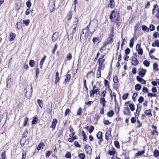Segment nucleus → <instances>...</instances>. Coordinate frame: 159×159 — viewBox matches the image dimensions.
<instances>
[{"label": "nucleus", "mask_w": 159, "mask_h": 159, "mask_svg": "<svg viewBox=\"0 0 159 159\" xmlns=\"http://www.w3.org/2000/svg\"><path fill=\"white\" fill-rule=\"evenodd\" d=\"M109 19L110 20L116 24L117 26H120L122 23V19L120 17L119 11L116 10V9L111 11L109 15Z\"/></svg>", "instance_id": "obj_1"}, {"label": "nucleus", "mask_w": 159, "mask_h": 159, "mask_svg": "<svg viewBox=\"0 0 159 159\" xmlns=\"http://www.w3.org/2000/svg\"><path fill=\"white\" fill-rule=\"evenodd\" d=\"M33 88L32 85H26L23 91L25 97L27 98H30L31 96Z\"/></svg>", "instance_id": "obj_2"}, {"label": "nucleus", "mask_w": 159, "mask_h": 159, "mask_svg": "<svg viewBox=\"0 0 159 159\" xmlns=\"http://www.w3.org/2000/svg\"><path fill=\"white\" fill-rule=\"evenodd\" d=\"M105 55H102L98 59L97 63L98 65V68L104 69L105 66V62L106 59L104 58Z\"/></svg>", "instance_id": "obj_3"}, {"label": "nucleus", "mask_w": 159, "mask_h": 159, "mask_svg": "<svg viewBox=\"0 0 159 159\" xmlns=\"http://www.w3.org/2000/svg\"><path fill=\"white\" fill-rule=\"evenodd\" d=\"M114 28L113 27H112L110 31V34L109 35L108 37L107 38V41H105L103 43L104 44V45L107 46L112 43L114 37Z\"/></svg>", "instance_id": "obj_4"}, {"label": "nucleus", "mask_w": 159, "mask_h": 159, "mask_svg": "<svg viewBox=\"0 0 159 159\" xmlns=\"http://www.w3.org/2000/svg\"><path fill=\"white\" fill-rule=\"evenodd\" d=\"M98 20L96 19L93 20L89 22L88 25H89V27H90V25H91V30L92 31V32H94L96 31L98 27Z\"/></svg>", "instance_id": "obj_5"}, {"label": "nucleus", "mask_w": 159, "mask_h": 159, "mask_svg": "<svg viewBox=\"0 0 159 159\" xmlns=\"http://www.w3.org/2000/svg\"><path fill=\"white\" fill-rule=\"evenodd\" d=\"M113 81L114 82L113 88L115 90H117L120 86V84L117 75H115L113 77Z\"/></svg>", "instance_id": "obj_6"}, {"label": "nucleus", "mask_w": 159, "mask_h": 159, "mask_svg": "<svg viewBox=\"0 0 159 159\" xmlns=\"http://www.w3.org/2000/svg\"><path fill=\"white\" fill-rule=\"evenodd\" d=\"M142 109V106L139 104L137 105V108L136 111L134 112V116L136 118L138 119L140 115V113Z\"/></svg>", "instance_id": "obj_7"}, {"label": "nucleus", "mask_w": 159, "mask_h": 159, "mask_svg": "<svg viewBox=\"0 0 159 159\" xmlns=\"http://www.w3.org/2000/svg\"><path fill=\"white\" fill-rule=\"evenodd\" d=\"M130 101L126 102L125 103L124 105L127 107L129 106L130 110L132 111H134L135 109L134 105L133 103H130Z\"/></svg>", "instance_id": "obj_8"}, {"label": "nucleus", "mask_w": 159, "mask_h": 159, "mask_svg": "<svg viewBox=\"0 0 159 159\" xmlns=\"http://www.w3.org/2000/svg\"><path fill=\"white\" fill-rule=\"evenodd\" d=\"M130 63L132 65L136 66L139 64V61L136 57L134 56H132L131 58Z\"/></svg>", "instance_id": "obj_9"}, {"label": "nucleus", "mask_w": 159, "mask_h": 159, "mask_svg": "<svg viewBox=\"0 0 159 159\" xmlns=\"http://www.w3.org/2000/svg\"><path fill=\"white\" fill-rule=\"evenodd\" d=\"M96 137L99 139L98 141V143L99 145L101 144L103 140L102 138V133L101 131H99L96 134Z\"/></svg>", "instance_id": "obj_10"}, {"label": "nucleus", "mask_w": 159, "mask_h": 159, "mask_svg": "<svg viewBox=\"0 0 159 159\" xmlns=\"http://www.w3.org/2000/svg\"><path fill=\"white\" fill-rule=\"evenodd\" d=\"M71 29L72 30H71L70 32H69V34L68 35V38H69L70 39H72L73 38L74 35L76 32V28L70 27V31L71 30Z\"/></svg>", "instance_id": "obj_11"}, {"label": "nucleus", "mask_w": 159, "mask_h": 159, "mask_svg": "<svg viewBox=\"0 0 159 159\" xmlns=\"http://www.w3.org/2000/svg\"><path fill=\"white\" fill-rule=\"evenodd\" d=\"M151 127L152 129H153L151 131V134L152 135H156L157 136L158 134L157 131V127L156 126L153 125H152Z\"/></svg>", "instance_id": "obj_12"}, {"label": "nucleus", "mask_w": 159, "mask_h": 159, "mask_svg": "<svg viewBox=\"0 0 159 159\" xmlns=\"http://www.w3.org/2000/svg\"><path fill=\"white\" fill-rule=\"evenodd\" d=\"M111 128H109L108 130H107L105 135V139L106 140L108 141L110 137H111Z\"/></svg>", "instance_id": "obj_13"}, {"label": "nucleus", "mask_w": 159, "mask_h": 159, "mask_svg": "<svg viewBox=\"0 0 159 159\" xmlns=\"http://www.w3.org/2000/svg\"><path fill=\"white\" fill-rule=\"evenodd\" d=\"M79 20L78 18L76 17H75L73 19L72 24L71 26V28H76L77 25L78 24Z\"/></svg>", "instance_id": "obj_14"}, {"label": "nucleus", "mask_w": 159, "mask_h": 159, "mask_svg": "<svg viewBox=\"0 0 159 159\" xmlns=\"http://www.w3.org/2000/svg\"><path fill=\"white\" fill-rule=\"evenodd\" d=\"M59 33L57 32H55L53 34L52 36V41L55 42L59 38Z\"/></svg>", "instance_id": "obj_15"}, {"label": "nucleus", "mask_w": 159, "mask_h": 159, "mask_svg": "<svg viewBox=\"0 0 159 159\" xmlns=\"http://www.w3.org/2000/svg\"><path fill=\"white\" fill-rule=\"evenodd\" d=\"M146 70L143 68H140L139 70V74L141 77H143L145 75Z\"/></svg>", "instance_id": "obj_16"}, {"label": "nucleus", "mask_w": 159, "mask_h": 159, "mask_svg": "<svg viewBox=\"0 0 159 159\" xmlns=\"http://www.w3.org/2000/svg\"><path fill=\"white\" fill-rule=\"evenodd\" d=\"M57 122L58 121L57 119L54 118L53 119L51 123V125L50 126V127L52 128L53 130L54 129L56 128Z\"/></svg>", "instance_id": "obj_17"}, {"label": "nucleus", "mask_w": 159, "mask_h": 159, "mask_svg": "<svg viewBox=\"0 0 159 159\" xmlns=\"http://www.w3.org/2000/svg\"><path fill=\"white\" fill-rule=\"evenodd\" d=\"M124 110L123 111V114L124 115L126 116H131V112L130 111L129 108L127 107H124Z\"/></svg>", "instance_id": "obj_18"}, {"label": "nucleus", "mask_w": 159, "mask_h": 159, "mask_svg": "<svg viewBox=\"0 0 159 159\" xmlns=\"http://www.w3.org/2000/svg\"><path fill=\"white\" fill-rule=\"evenodd\" d=\"M84 148L87 154H90L91 153L92 148L88 144H86L84 146Z\"/></svg>", "instance_id": "obj_19"}, {"label": "nucleus", "mask_w": 159, "mask_h": 159, "mask_svg": "<svg viewBox=\"0 0 159 159\" xmlns=\"http://www.w3.org/2000/svg\"><path fill=\"white\" fill-rule=\"evenodd\" d=\"M21 6V0H19L17 1V2H16L15 4V7L16 10H19Z\"/></svg>", "instance_id": "obj_20"}, {"label": "nucleus", "mask_w": 159, "mask_h": 159, "mask_svg": "<svg viewBox=\"0 0 159 159\" xmlns=\"http://www.w3.org/2000/svg\"><path fill=\"white\" fill-rule=\"evenodd\" d=\"M115 7V2L114 0H109V3L107 7H109L111 8H114Z\"/></svg>", "instance_id": "obj_21"}, {"label": "nucleus", "mask_w": 159, "mask_h": 159, "mask_svg": "<svg viewBox=\"0 0 159 159\" xmlns=\"http://www.w3.org/2000/svg\"><path fill=\"white\" fill-rule=\"evenodd\" d=\"M55 3L54 1L49 6V12L50 13L54 11L55 8Z\"/></svg>", "instance_id": "obj_22"}, {"label": "nucleus", "mask_w": 159, "mask_h": 159, "mask_svg": "<svg viewBox=\"0 0 159 159\" xmlns=\"http://www.w3.org/2000/svg\"><path fill=\"white\" fill-rule=\"evenodd\" d=\"M89 25H88L84 29H83L82 33L83 34H85V35L87 34L89 32Z\"/></svg>", "instance_id": "obj_23"}, {"label": "nucleus", "mask_w": 159, "mask_h": 159, "mask_svg": "<svg viewBox=\"0 0 159 159\" xmlns=\"http://www.w3.org/2000/svg\"><path fill=\"white\" fill-rule=\"evenodd\" d=\"M60 80V78L59 76V73L57 71L56 73V76L55 78V84H57V83L59 82Z\"/></svg>", "instance_id": "obj_24"}, {"label": "nucleus", "mask_w": 159, "mask_h": 159, "mask_svg": "<svg viewBox=\"0 0 159 159\" xmlns=\"http://www.w3.org/2000/svg\"><path fill=\"white\" fill-rule=\"evenodd\" d=\"M73 16L72 12L71 11H70L66 16V18L67 21H70L72 19Z\"/></svg>", "instance_id": "obj_25"}, {"label": "nucleus", "mask_w": 159, "mask_h": 159, "mask_svg": "<svg viewBox=\"0 0 159 159\" xmlns=\"http://www.w3.org/2000/svg\"><path fill=\"white\" fill-rule=\"evenodd\" d=\"M136 79L138 81L142 84H145L146 83V81L139 76L136 77Z\"/></svg>", "instance_id": "obj_26"}, {"label": "nucleus", "mask_w": 159, "mask_h": 159, "mask_svg": "<svg viewBox=\"0 0 159 159\" xmlns=\"http://www.w3.org/2000/svg\"><path fill=\"white\" fill-rule=\"evenodd\" d=\"M104 69H101L100 68H98L96 71V77L97 78L101 77V70H103Z\"/></svg>", "instance_id": "obj_27"}, {"label": "nucleus", "mask_w": 159, "mask_h": 159, "mask_svg": "<svg viewBox=\"0 0 159 159\" xmlns=\"http://www.w3.org/2000/svg\"><path fill=\"white\" fill-rule=\"evenodd\" d=\"M145 150L144 149L143 150L139 151L138 152L135 153V157L138 158L139 156H140L145 153Z\"/></svg>", "instance_id": "obj_28"}, {"label": "nucleus", "mask_w": 159, "mask_h": 159, "mask_svg": "<svg viewBox=\"0 0 159 159\" xmlns=\"http://www.w3.org/2000/svg\"><path fill=\"white\" fill-rule=\"evenodd\" d=\"M71 77V75L70 74H67L66 75V77L64 80V83L66 84L70 80Z\"/></svg>", "instance_id": "obj_29"}, {"label": "nucleus", "mask_w": 159, "mask_h": 159, "mask_svg": "<svg viewBox=\"0 0 159 159\" xmlns=\"http://www.w3.org/2000/svg\"><path fill=\"white\" fill-rule=\"evenodd\" d=\"M144 113L145 115L149 116H152V110L151 109L145 110L144 111Z\"/></svg>", "instance_id": "obj_30"}, {"label": "nucleus", "mask_w": 159, "mask_h": 159, "mask_svg": "<svg viewBox=\"0 0 159 159\" xmlns=\"http://www.w3.org/2000/svg\"><path fill=\"white\" fill-rule=\"evenodd\" d=\"M107 101L105 99V98H100V103L102 105V107H105L106 103Z\"/></svg>", "instance_id": "obj_31"}, {"label": "nucleus", "mask_w": 159, "mask_h": 159, "mask_svg": "<svg viewBox=\"0 0 159 159\" xmlns=\"http://www.w3.org/2000/svg\"><path fill=\"white\" fill-rule=\"evenodd\" d=\"M77 139L78 138L76 135H75L74 136H73L71 137L68 138L67 140L70 143H72L75 140Z\"/></svg>", "instance_id": "obj_32"}, {"label": "nucleus", "mask_w": 159, "mask_h": 159, "mask_svg": "<svg viewBox=\"0 0 159 159\" xmlns=\"http://www.w3.org/2000/svg\"><path fill=\"white\" fill-rule=\"evenodd\" d=\"M15 34L12 32L10 33L9 40L10 41H13L15 38Z\"/></svg>", "instance_id": "obj_33"}, {"label": "nucleus", "mask_w": 159, "mask_h": 159, "mask_svg": "<svg viewBox=\"0 0 159 159\" xmlns=\"http://www.w3.org/2000/svg\"><path fill=\"white\" fill-rule=\"evenodd\" d=\"M44 146L45 145L43 142L40 143L38 145L37 147V149L38 150H39L41 149H43Z\"/></svg>", "instance_id": "obj_34"}, {"label": "nucleus", "mask_w": 159, "mask_h": 159, "mask_svg": "<svg viewBox=\"0 0 159 159\" xmlns=\"http://www.w3.org/2000/svg\"><path fill=\"white\" fill-rule=\"evenodd\" d=\"M73 58V56L72 54L70 53H68L66 56V58L68 61H70L72 60Z\"/></svg>", "instance_id": "obj_35"}, {"label": "nucleus", "mask_w": 159, "mask_h": 159, "mask_svg": "<svg viewBox=\"0 0 159 159\" xmlns=\"http://www.w3.org/2000/svg\"><path fill=\"white\" fill-rule=\"evenodd\" d=\"M101 117V116L97 113L94 116L93 119L94 120H96L97 122H98Z\"/></svg>", "instance_id": "obj_36"}, {"label": "nucleus", "mask_w": 159, "mask_h": 159, "mask_svg": "<svg viewBox=\"0 0 159 159\" xmlns=\"http://www.w3.org/2000/svg\"><path fill=\"white\" fill-rule=\"evenodd\" d=\"M152 46L153 47L157 46L159 47V40L158 39L155 40L154 43H152Z\"/></svg>", "instance_id": "obj_37"}, {"label": "nucleus", "mask_w": 159, "mask_h": 159, "mask_svg": "<svg viewBox=\"0 0 159 159\" xmlns=\"http://www.w3.org/2000/svg\"><path fill=\"white\" fill-rule=\"evenodd\" d=\"M114 114V111L112 110L109 111L107 113V116L109 117H112Z\"/></svg>", "instance_id": "obj_38"}, {"label": "nucleus", "mask_w": 159, "mask_h": 159, "mask_svg": "<svg viewBox=\"0 0 159 159\" xmlns=\"http://www.w3.org/2000/svg\"><path fill=\"white\" fill-rule=\"evenodd\" d=\"M153 156L154 157H157L159 156V151L156 149L153 152Z\"/></svg>", "instance_id": "obj_39"}, {"label": "nucleus", "mask_w": 159, "mask_h": 159, "mask_svg": "<svg viewBox=\"0 0 159 159\" xmlns=\"http://www.w3.org/2000/svg\"><path fill=\"white\" fill-rule=\"evenodd\" d=\"M107 93V91L105 90L104 91L101 93L99 94V95L100 96V98H105V97L106 96Z\"/></svg>", "instance_id": "obj_40"}, {"label": "nucleus", "mask_w": 159, "mask_h": 159, "mask_svg": "<svg viewBox=\"0 0 159 159\" xmlns=\"http://www.w3.org/2000/svg\"><path fill=\"white\" fill-rule=\"evenodd\" d=\"M38 121V119L37 117H34L32 121L31 124L34 125L37 123Z\"/></svg>", "instance_id": "obj_41"}, {"label": "nucleus", "mask_w": 159, "mask_h": 159, "mask_svg": "<svg viewBox=\"0 0 159 159\" xmlns=\"http://www.w3.org/2000/svg\"><path fill=\"white\" fill-rule=\"evenodd\" d=\"M141 85L139 84H137L135 86V89L136 90L139 91L141 89Z\"/></svg>", "instance_id": "obj_42"}, {"label": "nucleus", "mask_w": 159, "mask_h": 159, "mask_svg": "<svg viewBox=\"0 0 159 159\" xmlns=\"http://www.w3.org/2000/svg\"><path fill=\"white\" fill-rule=\"evenodd\" d=\"M110 98H111V100H113V97L114 98V101L115 102H116V93L115 92H113L112 93L111 95H110Z\"/></svg>", "instance_id": "obj_43"}, {"label": "nucleus", "mask_w": 159, "mask_h": 159, "mask_svg": "<svg viewBox=\"0 0 159 159\" xmlns=\"http://www.w3.org/2000/svg\"><path fill=\"white\" fill-rule=\"evenodd\" d=\"M116 153V152L115 151H110L109 150L108 151V153L109 155L110 156H112V157H111V159H112L113 157L115 155V153Z\"/></svg>", "instance_id": "obj_44"}, {"label": "nucleus", "mask_w": 159, "mask_h": 159, "mask_svg": "<svg viewBox=\"0 0 159 159\" xmlns=\"http://www.w3.org/2000/svg\"><path fill=\"white\" fill-rule=\"evenodd\" d=\"M82 134L83 138V141H85L87 139V137L86 134L84 130L82 131Z\"/></svg>", "instance_id": "obj_45"}, {"label": "nucleus", "mask_w": 159, "mask_h": 159, "mask_svg": "<svg viewBox=\"0 0 159 159\" xmlns=\"http://www.w3.org/2000/svg\"><path fill=\"white\" fill-rule=\"evenodd\" d=\"M37 102L39 107L42 108L43 107V101L40 99H38L37 100Z\"/></svg>", "instance_id": "obj_46"}, {"label": "nucleus", "mask_w": 159, "mask_h": 159, "mask_svg": "<svg viewBox=\"0 0 159 159\" xmlns=\"http://www.w3.org/2000/svg\"><path fill=\"white\" fill-rule=\"evenodd\" d=\"M142 29L143 31L148 32L149 31V29L146 25H143L142 26Z\"/></svg>", "instance_id": "obj_47"}, {"label": "nucleus", "mask_w": 159, "mask_h": 159, "mask_svg": "<svg viewBox=\"0 0 159 159\" xmlns=\"http://www.w3.org/2000/svg\"><path fill=\"white\" fill-rule=\"evenodd\" d=\"M158 6V5L157 3H155L153 5V7L152 10V14L153 15L155 13V11L156 8Z\"/></svg>", "instance_id": "obj_48"}, {"label": "nucleus", "mask_w": 159, "mask_h": 159, "mask_svg": "<svg viewBox=\"0 0 159 159\" xmlns=\"http://www.w3.org/2000/svg\"><path fill=\"white\" fill-rule=\"evenodd\" d=\"M37 66H38V64H37ZM35 77L37 78H38L39 74V70L38 67H37L35 69Z\"/></svg>", "instance_id": "obj_49"}, {"label": "nucleus", "mask_w": 159, "mask_h": 159, "mask_svg": "<svg viewBox=\"0 0 159 159\" xmlns=\"http://www.w3.org/2000/svg\"><path fill=\"white\" fill-rule=\"evenodd\" d=\"M129 93H123L122 96V99L123 100H125L129 96Z\"/></svg>", "instance_id": "obj_50"}, {"label": "nucleus", "mask_w": 159, "mask_h": 159, "mask_svg": "<svg viewBox=\"0 0 159 159\" xmlns=\"http://www.w3.org/2000/svg\"><path fill=\"white\" fill-rule=\"evenodd\" d=\"M134 37H132L131 39V40L130 41V42L129 43V46L130 48L133 47L134 45Z\"/></svg>", "instance_id": "obj_51"}, {"label": "nucleus", "mask_w": 159, "mask_h": 159, "mask_svg": "<svg viewBox=\"0 0 159 159\" xmlns=\"http://www.w3.org/2000/svg\"><path fill=\"white\" fill-rule=\"evenodd\" d=\"M28 120V118L27 117H25L24 118V122L23 124V126L24 127H25L27 125Z\"/></svg>", "instance_id": "obj_52"}, {"label": "nucleus", "mask_w": 159, "mask_h": 159, "mask_svg": "<svg viewBox=\"0 0 159 159\" xmlns=\"http://www.w3.org/2000/svg\"><path fill=\"white\" fill-rule=\"evenodd\" d=\"M30 21L29 19H27V20H24L23 21V24H24L26 26H28L30 23Z\"/></svg>", "instance_id": "obj_53"}, {"label": "nucleus", "mask_w": 159, "mask_h": 159, "mask_svg": "<svg viewBox=\"0 0 159 159\" xmlns=\"http://www.w3.org/2000/svg\"><path fill=\"white\" fill-rule=\"evenodd\" d=\"M35 64V62L34 60H30L29 63V65L31 67H34Z\"/></svg>", "instance_id": "obj_54"}, {"label": "nucleus", "mask_w": 159, "mask_h": 159, "mask_svg": "<svg viewBox=\"0 0 159 159\" xmlns=\"http://www.w3.org/2000/svg\"><path fill=\"white\" fill-rule=\"evenodd\" d=\"M57 48V44L56 43L54 46L52 50V54H54L55 53V52Z\"/></svg>", "instance_id": "obj_55"}, {"label": "nucleus", "mask_w": 159, "mask_h": 159, "mask_svg": "<svg viewBox=\"0 0 159 159\" xmlns=\"http://www.w3.org/2000/svg\"><path fill=\"white\" fill-rule=\"evenodd\" d=\"M114 144L115 147L117 148H120V146L119 144V143L118 141H115L114 142Z\"/></svg>", "instance_id": "obj_56"}, {"label": "nucleus", "mask_w": 159, "mask_h": 159, "mask_svg": "<svg viewBox=\"0 0 159 159\" xmlns=\"http://www.w3.org/2000/svg\"><path fill=\"white\" fill-rule=\"evenodd\" d=\"M46 57H47V56L46 55H44L43 56V57L42 58V59H41V60L40 62V65H43V63L44 62V61L46 58Z\"/></svg>", "instance_id": "obj_57"}, {"label": "nucleus", "mask_w": 159, "mask_h": 159, "mask_svg": "<svg viewBox=\"0 0 159 159\" xmlns=\"http://www.w3.org/2000/svg\"><path fill=\"white\" fill-rule=\"evenodd\" d=\"M28 134V131L27 129H26L22 134L23 138H26Z\"/></svg>", "instance_id": "obj_58"}, {"label": "nucleus", "mask_w": 159, "mask_h": 159, "mask_svg": "<svg viewBox=\"0 0 159 159\" xmlns=\"http://www.w3.org/2000/svg\"><path fill=\"white\" fill-rule=\"evenodd\" d=\"M153 66L154 70L157 71L158 70V69L157 68L158 66L157 63L156 62L154 63L153 65Z\"/></svg>", "instance_id": "obj_59"}, {"label": "nucleus", "mask_w": 159, "mask_h": 159, "mask_svg": "<svg viewBox=\"0 0 159 159\" xmlns=\"http://www.w3.org/2000/svg\"><path fill=\"white\" fill-rule=\"evenodd\" d=\"M138 93H134L133 94L132 99L134 102L136 101V97Z\"/></svg>", "instance_id": "obj_60"}, {"label": "nucleus", "mask_w": 159, "mask_h": 159, "mask_svg": "<svg viewBox=\"0 0 159 159\" xmlns=\"http://www.w3.org/2000/svg\"><path fill=\"white\" fill-rule=\"evenodd\" d=\"M143 65L146 67H148L150 65V62L147 60H145L143 62Z\"/></svg>", "instance_id": "obj_61"}, {"label": "nucleus", "mask_w": 159, "mask_h": 159, "mask_svg": "<svg viewBox=\"0 0 159 159\" xmlns=\"http://www.w3.org/2000/svg\"><path fill=\"white\" fill-rule=\"evenodd\" d=\"M136 51L138 52V54L140 55H142L143 54V50L142 48L136 50Z\"/></svg>", "instance_id": "obj_62"}, {"label": "nucleus", "mask_w": 159, "mask_h": 159, "mask_svg": "<svg viewBox=\"0 0 159 159\" xmlns=\"http://www.w3.org/2000/svg\"><path fill=\"white\" fill-rule=\"evenodd\" d=\"M6 152L5 151L3 152L1 155V157L2 159H4L6 158Z\"/></svg>", "instance_id": "obj_63"}, {"label": "nucleus", "mask_w": 159, "mask_h": 159, "mask_svg": "<svg viewBox=\"0 0 159 159\" xmlns=\"http://www.w3.org/2000/svg\"><path fill=\"white\" fill-rule=\"evenodd\" d=\"M78 156L81 159H84L85 157V155L82 153H79L78 155Z\"/></svg>", "instance_id": "obj_64"}]
</instances>
